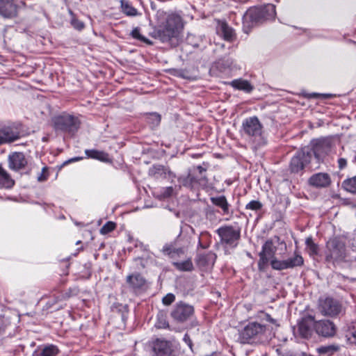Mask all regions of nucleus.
Instances as JSON below:
<instances>
[{
	"label": "nucleus",
	"instance_id": "nucleus-1",
	"mask_svg": "<svg viewBox=\"0 0 356 356\" xmlns=\"http://www.w3.org/2000/svg\"><path fill=\"white\" fill-rule=\"evenodd\" d=\"M325 261L334 266L345 262L347 257L346 243L338 237L329 239L324 250Z\"/></svg>",
	"mask_w": 356,
	"mask_h": 356
},
{
	"label": "nucleus",
	"instance_id": "nucleus-2",
	"mask_svg": "<svg viewBox=\"0 0 356 356\" xmlns=\"http://www.w3.org/2000/svg\"><path fill=\"white\" fill-rule=\"evenodd\" d=\"M182 28L181 18L176 14H170L166 19L165 25L163 28L154 30L152 35L162 42L170 41L177 37L179 29Z\"/></svg>",
	"mask_w": 356,
	"mask_h": 356
},
{
	"label": "nucleus",
	"instance_id": "nucleus-3",
	"mask_svg": "<svg viewBox=\"0 0 356 356\" xmlns=\"http://www.w3.org/2000/svg\"><path fill=\"white\" fill-rule=\"evenodd\" d=\"M241 132L243 136L248 137L256 147L264 144L262 136L263 126L257 117L252 116L245 119L242 123Z\"/></svg>",
	"mask_w": 356,
	"mask_h": 356
},
{
	"label": "nucleus",
	"instance_id": "nucleus-4",
	"mask_svg": "<svg viewBox=\"0 0 356 356\" xmlns=\"http://www.w3.org/2000/svg\"><path fill=\"white\" fill-rule=\"evenodd\" d=\"M280 243V237L275 236L267 240L262 245L261 251L259 252V259L258 261V267L259 270H263L268 265L269 260L271 261L275 257L277 251V245Z\"/></svg>",
	"mask_w": 356,
	"mask_h": 356
},
{
	"label": "nucleus",
	"instance_id": "nucleus-5",
	"mask_svg": "<svg viewBox=\"0 0 356 356\" xmlns=\"http://www.w3.org/2000/svg\"><path fill=\"white\" fill-rule=\"evenodd\" d=\"M265 332V325L256 322L249 323L241 332L240 339L243 343H252L261 339Z\"/></svg>",
	"mask_w": 356,
	"mask_h": 356
},
{
	"label": "nucleus",
	"instance_id": "nucleus-6",
	"mask_svg": "<svg viewBox=\"0 0 356 356\" xmlns=\"http://www.w3.org/2000/svg\"><path fill=\"white\" fill-rule=\"evenodd\" d=\"M318 309L323 316L332 318L345 313V309L341 302L330 297L319 300Z\"/></svg>",
	"mask_w": 356,
	"mask_h": 356
},
{
	"label": "nucleus",
	"instance_id": "nucleus-7",
	"mask_svg": "<svg viewBox=\"0 0 356 356\" xmlns=\"http://www.w3.org/2000/svg\"><path fill=\"white\" fill-rule=\"evenodd\" d=\"M216 233L220 238L222 244H225L232 248L238 245V242L241 238V229L234 227L231 225H225L219 227Z\"/></svg>",
	"mask_w": 356,
	"mask_h": 356
},
{
	"label": "nucleus",
	"instance_id": "nucleus-8",
	"mask_svg": "<svg viewBox=\"0 0 356 356\" xmlns=\"http://www.w3.org/2000/svg\"><path fill=\"white\" fill-rule=\"evenodd\" d=\"M54 123L56 130L69 133L76 131L80 124L77 118L68 114L56 117L54 120Z\"/></svg>",
	"mask_w": 356,
	"mask_h": 356
},
{
	"label": "nucleus",
	"instance_id": "nucleus-9",
	"mask_svg": "<svg viewBox=\"0 0 356 356\" xmlns=\"http://www.w3.org/2000/svg\"><path fill=\"white\" fill-rule=\"evenodd\" d=\"M304 149L311 161L314 157L319 162L330 152L331 144L327 140H318L312 143V147H305Z\"/></svg>",
	"mask_w": 356,
	"mask_h": 356
},
{
	"label": "nucleus",
	"instance_id": "nucleus-10",
	"mask_svg": "<svg viewBox=\"0 0 356 356\" xmlns=\"http://www.w3.org/2000/svg\"><path fill=\"white\" fill-rule=\"evenodd\" d=\"M152 356H176L174 345L170 341L156 339L151 343Z\"/></svg>",
	"mask_w": 356,
	"mask_h": 356
},
{
	"label": "nucleus",
	"instance_id": "nucleus-11",
	"mask_svg": "<svg viewBox=\"0 0 356 356\" xmlns=\"http://www.w3.org/2000/svg\"><path fill=\"white\" fill-rule=\"evenodd\" d=\"M194 308L192 305L183 302L177 303L172 308L170 316L177 323H184L193 315Z\"/></svg>",
	"mask_w": 356,
	"mask_h": 356
},
{
	"label": "nucleus",
	"instance_id": "nucleus-12",
	"mask_svg": "<svg viewBox=\"0 0 356 356\" xmlns=\"http://www.w3.org/2000/svg\"><path fill=\"white\" fill-rule=\"evenodd\" d=\"M304 264V259L302 257L295 252L293 257L289 258L286 260H278L273 259L270 261L272 268L277 270H282L289 268H293L295 267L302 266Z\"/></svg>",
	"mask_w": 356,
	"mask_h": 356
},
{
	"label": "nucleus",
	"instance_id": "nucleus-13",
	"mask_svg": "<svg viewBox=\"0 0 356 356\" xmlns=\"http://www.w3.org/2000/svg\"><path fill=\"white\" fill-rule=\"evenodd\" d=\"M310 162L311 160L307 152L302 148L292 157L289 166L290 170L293 173H298L302 171Z\"/></svg>",
	"mask_w": 356,
	"mask_h": 356
},
{
	"label": "nucleus",
	"instance_id": "nucleus-14",
	"mask_svg": "<svg viewBox=\"0 0 356 356\" xmlns=\"http://www.w3.org/2000/svg\"><path fill=\"white\" fill-rule=\"evenodd\" d=\"M188 241H184L181 235H179L177 238L170 243L165 244L162 249L165 254L173 257L175 254L184 253L188 246Z\"/></svg>",
	"mask_w": 356,
	"mask_h": 356
},
{
	"label": "nucleus",
	"instance_id": "nucleus-15",
	"mask_svg": "<svg viewBox=\"0 0 356 356\" xmlns=\"http://www.w3.org/2000/svg\"><path fill=\"white\" fill-rule=\"evenodd\" d=\"M337 326L334 322L330 320L315 321L316 333L325 338H331L335 336L337 333Z\"/></svg>",
	"mask_w": 356,
	"mask_h": 356
},
{
	"label": "nucleus",
	"instance_id": "nucleus-16",
	"mask_svg": "<svg viewBox=\"0 0 356 356\" xmlns=\"http://www.w3.org/2000/svg\"><path fill=\"white\" fill-rule=\"evenodd\" d=\"M315 331V318L312 315L303 316L298 323V332L301 337L308 339Z\"/></svg>",
	"mask_w": 356,
	"mask_h": 356
},
{
	"label": "nucleus",
	"instance_id": "nucleus-17",
	"mask_svg": "<svg viewBox=\"0 0 356 356\" xmlns=\"http://www.w3.org/2000/svg\"><path fill=\"white\" fill-rule=\"evenodd\" d=\"M262 13L259 10V7L251 8L247 10L243 16V23L245 31L246 27L253 26L259 23H261L264 21L261 15Z\"/></svg>",
	"mask_w": 356,
	"mask_h": 356
},
{
	"label": "nucleus",
	"instance_id": "nucleus-18",
	"mask_svg": "<svg viewBox=\"0 0 356 356\" xmlns=\"http://www.w3.org/2000/svg\"><path fill=\"white\" fill-rule=\"evenodd\" d=\"M8 167L14 171H19L25 168L28 161L22 152H13L8 156Z\"/></svg>",
	"mask_w": 356,
	"mask_h": 356
},
{
	"label": "nucleus",
	"instance_id": "nucleus-19",
	"mask_svg": "<svg viewBox=\"0 0 356 356\" xmlns=\"http://www.w3.org/2000/svg\"><path fill=\"white\" fill-rule=\"evenodd\" d=\"M331 183L330 175L325 172L315 173L308 179L309 185L316 188H327Z\"/></svg>",
	"mask_w": 356,
	"mask_h": 356
},
{
	"label": "nucleus",
	"instance_id": "nucleus-20",
	"mask_svg": "<svg viewBox=\"0 0 356 356\" xmlns=\"http://www.w3.org/2000/svg\"><path fill=\"white\" fill-rule=\"evenodd\" d=\"M21 136L20 132L13 127H3L0 129V145L11 143L18 140Z\"/></svg>",
	"mask_w": 356,
	"mask_h": 356
},
{
	"label": "nucleus",
	"instance_id": "nucleus-21",
	"mask_svg": "<svg viewBox=\"0 0 356 356\" xmlns=\"http://www.w3.org/2000/svg\"><path fill=\"white\" fill-rule=\"evenodd\" d=\"M19 6L13 0H0V15L3 18L12 19L17 16Z\"/></svg>",
	"mask_w": 356,
	"mask_h": 356
},
{
	"label": "nucleus",
	"instance_id": "nucleus-22",
	"mask_svg": "<svg viewBox=\"0 0 356 356\" xmlns=\"http://www.w3.org/2000/svg\"><path fill=\"white\" fill-rule=\"evenodd\" d=\"M148 174L150 177L156 179H166L168 177L170 178L176 177L175 174L171 172L168 168L160 164L153 165L150 167Z\"/></svg>",
	"mask_w": 356,
	"mask_h": 356
},
{
	"label": "nucleus",
	"instance_id": "nucleus-23",
	"mask_svg": "<svg viewBox=\"0 0 356 356\" xmlns=\"http://www.w3.org/2000/svg\"><path fill=\"white\" fill-rule=\"evenodd\" d=\"M216 32L227 41H233L236 37L234 30L225 22H218Z\"/></svg>",
	"mask_w": 356,
	"mask_h": 356
},
{
	"label": "nucleus",
	"instance_id": "nucleus-24",
	"mask_svg": "<svg viewBox=\"0 0 356 356\" xmlns=\"http://www.w3.org/2000/svg\"><path fill=\"white\" fill-rule=\"evenodd\" d=\"M58 352L57 346L51 344L43 347H38L33 351L32 356H56Z\"/></svg>",
	"mask_w": 356,
	"mask_h": 356
},
{
	"label": "nucleus",
	"instance_id": "nucleus-25",
	"mask_svg": "<svg viewBox=\"0 0 356 356\" xmlns=\"http://www.w3.org/2000/svg\"><path fill=\"white\" fill-rule=\"evenodd\" d=\"M227 84L236 90H243L248 93L252 92L254 88L248 81L243 79H234L228 82Z\"/></svg>",
	"mask_w": 356,
	"mask_h": 356
},
{
	"label": "nucleus",
	"instance_id": "nucleus-26",
	"mask_svg": "<svg viewBox=\"0 0 356 356\" xmlns=\"http://www.w3.org/2000/svg\"><path fill=\"white\" fill-rule=\"evenodd\" d=\"M211 202L213 204L218 207L222 210V213L225 215L229 213V204L228 203L227 198L225 195H220L217 197H211L210 198Z\"/></svg>",
	"mask_w": 356,
	"mask_h": 356
},
{
	"label": "nucleus",
	"instance_id": "nucleus-27",
	"mask_svg": "<svg viewBox=\"0 0 356 356\" xmlns=\"http://www.w3.org/2000/svg\"><path fill=\"white\" fill-rule=\"evenodd\" d=\"M14 185L15 181L0 164V188H10Z\"/></svg>",
	"mask_w": 356,
	"mask_h": 356
},
{
	"label": "nucleus",
	"instance_id": "nucleus-28",
	"mask_svg": "<svg viewBox=\"0 0 356 356\" xmlns=\"http://www.w3.org/2000/svg\"><path fill=\"white\" fill-rule=\"evenodd\" d=\"M127 282L129 286L134 289H140L145 284V280L138 273L128 275L127 277Z\"/></svg>",
	"mask_w": 356,
	"mask_h": 356
},
{
	"label": "nucleus",
	"instance_id": "nucleus-29",
	"mask_svg": "<svg viewBox=\"0 0 356 356\" xmlns=\"http://www.w3.org/2000/svg\"><path fill=\"white\" fill-rule=\"evenodd\" d=\"M216 259V255L209 252L207 254H200L197 257V262L198 265L202 266L213 265Z\"/></svg>",
	"mask_w": 356,
	"mask_h": 356
},
{
	"label": "nucleus",
	"instance_id": "nucleus-30",
	"mask_svg": "<svg viewBox=\"0 0 356 356\" xmlns=\"http://www.w3.org/2000/svg\"><path fill=\"white\" fill-rule=\"evenodd\" d=\"M259 10L262 13L261 15L264 21L273 19L275 17V6L273 4H267L261 7H259Z\"/></svg>",
	"mask_w": 356,
	"mask_h": 356
},
{
	"label": "nucleus",
	"instance_id": "nucleus-31",
	"mask_svg": "<svg viewBox=\"0 0 356 356\" xmlns=\"http://www.w3.org/2000/svg\"><path fill=\"white\" fill-rule=\"evenodd\" d=\"M346 338L350 344L356 345V322L352 321L348 324Z\"/></svg>",
	"mask_w": 356,
	"mask_h": 356
},
{
	"label": "nucleus",
	"instance_id": "nucleus-32",
	"mask_svg": "<svg viewBox=\"0 0 356 356\" xmlns=\"http://www.w3.org/2000/svg\"><path fill=\"white\" fill-rule=\"evenodd\" d=\"M85 154L88 158L97 159L101 161H107L108 157L107 153L96 149H86Z\"/></svg>",
	"mask_w": 356,
	"mask_h": 356
},
{
	"label": "nucleus",
	"instance_id": "nucleus-33",
	"mask_svg": "<svg viewBox=\"0 0 356 356\" xmlns=\"http://www.w3.org/2000/svg\"><path fill=\"white\" fill-rule=\"evenodd\" d=\"M179 183L187 188L195 189V176L189 173L186 177H179L178 178Z\"/></svg>",
	"mask_w": 356,
	"mask_h": 356
},
{
	"label": "nucleus",
	"instance_id": "nucleus-34",
	"mask_svg": "<svg viewBox=\"0 0 356 356\" xmlns=\"http://www.w3.org/2000/svg\"><path fill=\"white\" fill-rule=\"evenodd\" d=\"M340 346L337 344H330L327 346H322L319 347L317 350L320 354H324L327 356H332L335 353L339 351Z\"/></svg>",
	"mask_w": 356,
	"mask_h": 356
},
{
	"label": "nucleus",
	"instance_id": "nucleus-35",
	"mask_svg": "<svg viewBox=\"0 0 356 356\" xmlns=\"http://www.w3.org/2000/svg\"><path fill=\"white\" fill-rule=\"evenodd\" d=\"M121 8L123 13L127 16L134 17L138 15L137 9L127 0H121Z\"/></svg>",
	"mask_w": 356,
	"mask_h": 356
},
{
	"label": "nucleus",
	"instance_id": "nucleus-36",
	"mask_svg": "<svg viewBox=\"0 0 356 356\" xmlns=\"http://www.w3.org/2000/svg\"><path fill=\"white\" fill-rule=\"evenodd\" d=\"M342 187L346 191L356 194V176L345 179L342 183Z\"/></svg>",
	"mask_w": 356,
	"mask_h": 356
},
{
	"label": "nucleus",
	"instance_id": "nucleus-37",
	"mask_svg": "<svg viewBox=\"0 0 356 356\" xmlns=\"http://www.w3.org/2000/svg\"><path fill=\"white\" fill-rule=\"evenodd\" d=\"M173 265L177 269L181 271H190L193 268V265L191 259H186L183 261L174 262Z\"/></svg>",
	"mask_w": 356,
	"mask_h": 356
},
{
	"label": "nucleus",
	"instance_id": "nucleus-38",
	"mask_svg": "<svg viewBox=\"0 0 356 356\" xmlns=\"http://www.w3.org/2000/svg\"><path fill=\"white\" fill-rule=\"evenodd\" d=\"M156 197L159 200H163L171 197L174 193V188L172 186L161 188L159 191H156Z\"/></svg>",
	"mask_w": 356,
	"mask_h": 356
},
{
	"label": "nucleus",
	"instance_id": "nucleus-39",
	"mask_svg": "<svg viewBox=\"0 0 356 356\" xmlns=\"http://www.w3.org/2000/svg\"><path fill=\"white\" fill-rule=\"evenodd\" d=\"M210 187L209 180L204 175L195 176V189L199 188L207 189Z\"/></svg>",
	"mask_w": 356,
	"mask_h": 356
},
{
	"label": "nucleus",
	"instance_id": "nucleus-40",
	"mask_svg": "<svg viewBox=\"0 0 356 356\" xmlns=\"http://www.w3.org/2000/svg\"><path fill=\"white\" fill-rule=\"evenodd\" d=\"M131 35L133 38L138 40L142 42L147 44H152V42L147 38L140 34V29L138 27L134 28L131 32Z\"/></svg>",
	"mask_w": 356,
	"mask_h": 356
},
{
	"label": "nucleus",
	"instance_id": "nucleus-41",
	"mask_svg": "<svg viewBox=\"0 0 356 356\" xmlns=\"http://www.w3.org/2000/svg\"><path fill=\"white\" fill-rule=\"evenodd\" d=\"M147 122L152 127L159 126L161 122V115L156 113H152L147 116Z\"/></svg>",
	"mask_w": 356,
	"mask_h": 356
},
{
	"label": "nucleus",
	"instance_id": "nucleus-42",
	"mask_svg": "<svg viewBox=\"0 0 356 356\" xmlns=\"http://www.w3.org/2000/svg\"><path fill=\"white\" fill-rule=\"evenodd\" d=\"M155 326L159 329H165L169 326L168 322L163 314L161 313L157 315V321L155 323Z\"/></svg>",
	"mask_w": 356,
	"mask_h": 356
},
{
	"label": "nucleus",
	"instance_id": "nucleus-43",
	"mask_svg": "<svg viewBox=\"0 0 356 356\" xmlns=\"http://www.w3.org/2000/svg\"><path fill=\"white\" fill-rule=\"evenodd\" d=\"M262 207L263 204L260 201L252 200L245 205V209L247 210L258 211H260Z\"/></svg>",
	"mask_w": 356,
	"mask_h": 356
},
{
	"label": "nucleus",
	"instance_id": "nucleus-44",
	"mask_svg": "<svg viewBox=\"0 0 356 356\" xmlns=\"http://www.w3.org/2000/svg\"><path fill=\"white\" fill-rule=\"evenodd\" d=\"M218 65H221L222 68L224 70H225L226 69H228L229 70H233L236 68L234 60L231 58L222 60L221 62H218Z\"/></svg>",
	"mask_w": 356,
	"mask_h": 356
},
{
	"label": "nucleus",
	"instance_id": "nucleus-45",
	"mask_svg": "<svg viewBox=\"0 0 356 356\" xmlns=\"http://www.w3.org/2000/svg\"><path fill=\"white\" fill-rule=\"evenodd\" d=\"M116 225L115 222L108 221L100 229V233L104 235L107 234L113 231Z\"/></svg>",
	"mask_w": 356,
	"mask_h": 356
},
{
	"label": "nucleus",
	"instance_id": "nucleus-46",
	"mask_svg": "<svg viewBox=\"0 0 356 356\" xmlns=\"http://www.w3.org/2000/svg\"><path fill=\"white\" fill-rule=\"evenodd\" d=\"M259 318L263 320V321H266L267 322H269L270 323H272L275 325H276L277 327L279 326V324L277 323V320L276 319H274L273 318L268 314L267 313H265V312H260V314H259Z\"/></svg>",
	"mask_w": 356,
	"mask_h": 356
},
{
	"label": "nucleus",
	"instance_id": "nucleus-47",
	"mask_svg": "<svg viewBox=\"0 0 356 356\" xmlns=\"http://www.w3.org/2000/svg\"><path fill=\"white\" fill-rule=\"evenodd\" d=\"M47 170H48V168L47 166H44L42 168L41 172L38 175V178H37L38 181L42 182L47 179L48 177H49Z\"/></svg>",
	"mask_w": 356,
	"mask_h": 356
},
{
	"label": "nucleus",
	"instance_id": "nucleus-48",
	"mask_svg": "<svg viewBox=\"0 0 356 356\" xmlns=\"http://www.w3.org/2000/svg\"><path fill=\"white\" fill-rule=\"evenodd\" d=\"M175 300V296L172 293H168L162 299V302L165 305H171Z\"/></svg>",
	"mask_w": 356,
	"mask_h": 356
},
{
	"label": "nucleus",
	"instance_id": "nucleus-49",
	"mask_svg": "<svg viewBox=\"0 0 356 356\" xmlns=\"http://www.w3.org/2000/svg\"><path fill=\"white\" fill-rule=\"evenodd\" d=\"M71 24L77 30H81L84 27V24L74 17L72 19Z\"/></svg>",
	"mask_w": 356,
	"mask_h": 356
},
{
	"label": "nucleus",
	"instance_id": "nucleus-50",
	"mask_svg": "<svg viewBox=\"0 0 356 356\" xmlns=\"http://www.w3.org/2000/svg\"><path fill=\"white\" fill-rule=\"evenodd\" d=\"M338 167L340 170L345 168L347 165V160L344 158H339L337 161Z\"/></svg>",
	"mask_w": 356,
	"mask_h": 356
},
{
	"label": "nucleus",
	"instance_id": "nucleus-51",
	"mask_svg": "<svg viewBox=\"0 0 356 356\" xmlns=\"http://www.w3.org/2000/svg\"><path fill=\"white\" fill-rule=\"evenodd\" d=\"M310 255H317L318 253V246L317 244L312 245L309 248Z\"/></svg>",
	"mask_w": 356,
	"mask_h": 356
},
{
	"label": "nucleus",
	"instance_id": "nucleus-52",
	"mask_svg": "<svg viewBox=\"0 0 356 356\" xmlns=\"http://www.w3.org/2000/svg\"><path fill=\"white\" fill-rule=\"evenodd\" d=\"M312 97H322L323 98H327L331 96L330 94H319V93H312L309 95Z\"/></svg>",
	"mask_w": 356,
	"mask_h": 356
},
{
	"label": "nucleus",
	"instance_id": "nucleus-53",
	"mask_svg": "<svg viewBox=\"0 0 356 356\" xmlns=\"http://www.w3.org/2000/svg\"><path fill=\"white\" fill-rule=\"evenodd\" d=\"M184 341L188 344V346L191 348L192 347V341L191 338L188 334H186L184 337Z\"/></svg>",
	"mask_w": 356,
	"mask_h": 356
},
{
	"label": "nucleus",
	"instance_id": "nucleus-54",
	"mask_svg": "<svg viewBox=\"0 0 356 356\" xmlns=\"http://www.w3.org/2000/svg\"><path fill=\"white\" fill-rule=\"evenodd\" d=\"M305 244H306L307 247L309 248L312 247V245H315L316 243H314L312 237H309V238H306Z\"/></svg>",
	"mask_w": 356,
	"mask_h": 356
},
{
	"label": "nucleus",
	"instance_id": "nucleus-55",
	"mask_svg": "<svg viewBox=\"0 0 356 356\" xmlns=\"http://www.w3.org/2000/svg\"><path fill=\"white\" fill-rule=\"evenodd\" d=\"M305 244H306L307 247L309 248L312 247V245H315L316 243H314L312 237H309V238H306Z\"/></svg>",
	"mask_w": 356,
	"mask_h": 356
},
{
	"label": "nucleus",
	"instance_id": "nucleus-56",
	"mask_svg": "<svg viewBox=\"0 0 356 356\" xmlns=\"http://www.w3.org/2000/svg\"><path fill=\"white\" fill-rule=\"evenodd\" d=\"M196 169L198 170V172H199V175L198 176L203 175V172L206 171V169L204 168L203 167H202L201 165L197 166Z\"/></svg>",
	"mask_w": 356,
	"mask_h": 356
},
{
	"label": "nucleus",
	"instance_id": "nucleus-57",
	"mask_svg": "<svg viewBox=\"0 0 356 356\" xmlns=\"http://www.w3.org/2000/svg\"><path fill=\"white\" fill-rule=\"evenodd\" d=\"M198 246H200V248H203V249H205V248H207V245H203V244L201 243L200 239H199Z\"/></svg>",
	"mask_w": 356,
	"mask_h": 356
},
{
	"label": "nucleus",
	"instance_id": "nucleus-58",
	"mask_svg": "<svg viewBox=\"0 0 356 356\" xmlns=\"http://www.w3.org/2000/svg\"><path fill=\"white\" fill-rule=\"evenodd\" d=\"M81 159H82L81 157H74V158L70 159V161H77L81 160Z\"/></svg>",
	"mask_w": 356,
	"mask_h": 356
},
{
	"label": "nucleus",
	"instance_id": "nucleus-59",
	"mask_svg": "<svg viewBox=\"0 0 356 356\" xmlns=\"http://www.w3.org/2000/svg\"><path fill=\"white\" fill-rule=\"evenodd\" d=\"M350 282H355L356 278H348Z\"/></svg>",
	"mask_w": 356,
	"mask_h": 356
},
{
	"label": "nucleus",
	"instance_id": "nucleus-60",
	"mask_svg": "<svg viewBox=\"0 0 356 356\" xmlns=\"http://www.w3.org/2000/svg\"><path fill=\"white\" fill-rule=\"evenodd\" d=\"M80 243H81V241H79L76 242V244H79Z\"/></svg>",
	"mask_w": 356,
	"mask_h": 356
},
{
	"label": "nucleus",
	"instance_id": "nucleus-61",
	"mask_svg": "<svg viewBox=\"0 0 356 356\" xmlns=\"http://www.w3.org/2000/svg\"><path fill=\"white\" fill-rule=\"evenodd\" d=\"M353 42L356 44V42Z\"/></svg>",
	"mask_w": 356,
	"mask_h": 356
}]
</instances>
